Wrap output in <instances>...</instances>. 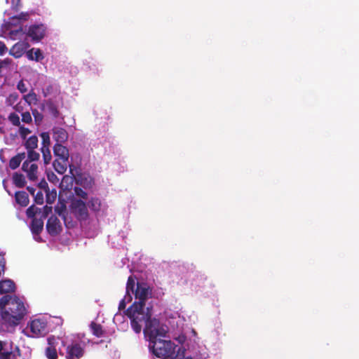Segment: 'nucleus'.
<instances>
[{
    "instance_id": "nucleus-1",
    "label": "nucleus",
    "mask_w": 359,
    "mask_h": 359,
    "mask_svg": "<svg viewBox=\"0 0 359 359\" xmlns=\"http://www.w3.org/2000/svg\"><path fill=\"white\" fill-rule=\"evenodd\" d=\"M149 325L145 330V337L149 341V349L156 357L162 359H183V353H180V348L175 351L177 346L170 340L161 339L165 337L168 329L165 326L158 327L156 321ZM186 359H192L187 358Z\"/></svg>"
},
{
    "instance_id": "nucleus-2",
    "label": "nucleus",
    "mask_w": 359,
    "mask_h": 359,
    "mask_svg": "<svg viewBox=\"0 0 359 359\" xmlns=\"http://www.w3.org/2000/svg\"><path fill=\"white\" fill-rule=\"evenodd\" d=\"M27 313L25 303L16 295L0 298V333L8 332L18 325Z\"/></svg>"
},
{
    "instance_id": "nucleus-3",
    "label": "nucleus",
    "mask_w": 359,
    "mask_h": 359,
    "mask_svg": "<svg viewBox=\"0 0 359 359\" xmlns=\"http://www.w3.org/2000/svg\"><path fill=\"white\" fill-rule=\"evenodd\" d=\"M126 315L130 320V325L137 334L140 333L142 330V323L145 324L144 329V334H145L146 329L154 323V321L157 322L158 327L160 325V322L156 318H151V313L148 307L142 306L140 304H132L126 310Z\"/></svg>"
},
{
    "instance_id": "nucleus-4",
    "label": "nucleus",
    "mask_w": 359,
    "mask_h": 359,
    "mask_svg": "<svg viewBox=\"0 0 359 359\" xmlns=\"http://www.w3.org/2000/svg\"><path fill=\"white\" fill-rule=\"evenodd\" d=\"M71 212L75 216L77 220L86 221L89 214L86 203L81 199L73 198L69 205Z\"/></svg>"
},
{
    "instance_id": "nucleus-5",
    "label": "nucleus",
    "mask_w": 359,
    "mask_h": 359,
    "mask_svg": "<svg viewBox=\"0 0 359 359\" xmlns=\"http://www.w3.org/2000/svg\"><path fill=\"white\" fill-rule=\"evenodd\" d=\"M32 332L31 337H39L44 336L48 332L47 323L42 319H34L29 325Z\"/></svg>"
},
{
    "instance_id": "nucleus-6",
    "label": "nucleus",
    "mask_w": 359,
    "mask_h": 359,
    "mask_svg": "<svg viewBox=\"0 0 359 359\" xmlns=\"http://www.w3.org/2000/svg\"><path fill=\"white\" fill-rule=\"evenodd\" d=\"M133 294L137 301H135L133 304H140L142 306H145V302L151 296V292L149 287L137 283L135 291Z\"/></svg>"
},
{
    "instance_id": "nucleus-7",
    "label": "nucleus",
    "mask_w": 359,
    "mask_h": 359,
    "mask_svg": "<svg viewBox=\"0 0 359 359\" xmlns=\"http://www.w3.org/2000/svg\"><path fill=\"white\" fill-rule=\"evenodd\" d=\"M84 348L79 343H72L67 346L66 359H80L84 355Z\"/></svg>"
},
{
    "instance_id": "nucleus-8",
    "label": "nucleus",
    "mask_w": 359,
    "mask_h": 359,
    "mask_svg": "<svg viewBox=\"0 0 359 359\" xmlns=\"http://www.w3.org/2000/svg\"><path fill=\"white\" fill-rule=\"evenodd\" d=\"M46 230L48 233L53 236H55L60 233L62 227L59 219L55 216H50L46 223Z\"/></svg>"
},
{
    "instance_id": "nucleus-9",
    "label": "nucleus",
    "mask_w": 359,
    "mask_h": 359,
    "mask_svg": "<svg viewBox=\"0 0 359 359\" xmlns=\"http://www.w3.org/2000/svg\"><path fill=\"white\" fill-rule=\"evenodd\" d=\"M46 31V27L43 25H34L29 27L27 35L32 40L39 41L45 36Z\"/></svg>"
},
{
    "instance_id": "nucleus-10",
    "label": "nucleus",
    "mask_w": 359,
    "mask_h": 359,
    "mask_svg": "<svg viewBox=\"0 0 359 359\" xmlns=\"http://www.w3.org/2000/svg\"><path fill=\"white\" fill-rule=\"evenodd\" d=\"M55 170L59 174H64L67 167L69 168V172L72 175H74L73 170L74 166L69 164V159L55 158L53 163Z\"/></svg>"
},
{
    "instance_id": "nucleus-11",
    "label": "nucleus",
    "mask_w": 359,
    "mask_h": 359,
    "mask_svg": "<svg viewBox=\"0 0 359 359\" xmlns=\"http://www.w3.org/2000/svg\"><path fill=\"white\" fill-rule=\"evenodd\" d=\"M22 169L27 173V176L30 181L34 182L37 180L38 166L36 164H30L29 161H25L22 163Z\"/></svg>"
},
{
    "instance_id": "nucleus-12",
    "label": "nucleus",
    "mask_w": 359,
    "mask_h": 359,
    "mask_svg": "<svg viewBox=\"0 0 359 359\" xmlns=\"http://www.w3.org/2000/svg\"><path fill=\"white\" fill-rule=\"evenodd\" d=\"M57 341L54 337L48 338V346L45 349V355L48 359H57Z\"/></svg>"
},
{
    "instance_id": "nucleus-13",
    "label": "nucleus",
    "mask_w": 359,
    "mask_h": 359,
    "mask_svg": "<svg viewBox=\"0 0 359 359\" xmlns=\"http://www.w3.org/2000/svg\"><path fill=\"white\" fill-rule=\"evenodd\" d=\"M41 110L47 111L48 113L55 118L60 116V111L57 106L51 99L44 101L41 104Z\"/></svg>"
},
{
    "instance_id": "nucleus-14",
    "label": "nucleus",
    "mask_w": 359,
    "mask_h": 359,
    "mask_svg": "<svg viewBox=\"0 0 359 359\" xmlns=\"http://www.w3.org/2000/svg\"><path fill=\"white\" fill-rule=\"evenodd\" d=\"M29 46L27 42H18L9 50V54L15 58L20 57Z\"/></svg>"
},
{
    "instance_id": "nucleus-15",
    "label": "nucleus",
    "mask_w": 359,
    "mask_h": 359,
    "mask_svg": "<svg viewBox=\"0 0 359 359\" xmlns=\"http://www.w3.org/2000/svg\"><path fill=\"white\" fill-rule=\"evenodd\" d=\"M53 137L56 141V144H62L67 140L68 133L65 129L55 127L53 129Z\"/></svg>"
},
{
    "instance_id": "nucleus-16",
    "label": "nucleus",
    "mask_w": 359,
    "mask_h": 359,
    "mask_svg": "<svg viewBox=\"0 0 359 359\" xmlns=\"http://www.w3.org/2000/svg\"><path fill=\"white\" fill-rule=\"evenodd\" d=\"M55 158L69 159V149L62 144H55L53 147Z\"/></svg>"
},
{
    "instance_id": "nucleus-17",
    "label": "nucleus",
    "mask_w": 359,
    "mask_h": 359,
    "mask_svg": "<svg viewBox=\"0 0 359 359\" xmlns=\"http://www.w3.org/2000/svg\"><path fill=\"white\" fill-rule=\"evenodd\" d=\"M15 283L10 280L6 279L0 281V294H7L15 292Z\"/></svg>"
},
{
    "instance_id": "nucleus-18",
    "label": "nucleus",
    "mask_w": 359,
    "mask_h": 359,
    "mask_svg": "<svg viewBox=\"0 0 359 359\" xmlns=\"http://www.w3.org/2000/svg\"><path fill=\"white\" fill-rule=\"evenodd\" d=\"M15 202L21 207H26L29 205V198L28 194L24 191H18L15 194Z\"/></svg>"
},
{
    "instance_id": "nucleus-19",
    "label": "nucleus",
    "mask_w": 359,
    "mask_h": 359,
    "mask_svg": "<svg viewBox=\"0 0 359 359\" xmlns=\"http://www.w3.org/2000/svg\"><path fill=\"white\" fill-rule=\"evenodd\" d=\"M33 234L39 235L43 229V221L42 218H33L30 225Z\"/></svg>"
},
{
    "instance_id": "nucleus-20",
    "label": "nucleus",
    "mask_w": 359,
    "mask_h": 359,
    "mask_svg": "<svg viewBox=\"0 0 359 359\" xmlns=\"http://www.w3.org/2000/svg\"><path fill=\"white\" fill-rule=\"evenodd\" d=\"M25 158V153H18L17 155L11 158L9 161V167L12 170H15L18 168L22 161Z\"/></svg>"
},
{
    "instance_id": "nucleus-21",
    "label": "nucleus",
    "mask_w": 359,
    "mask_h": 359,
    "mask_svg": "<svg viewBox=\"0 0 359 359\" xmlns=\"http://www.w3.org/2000/svg\"><path fill=\"white\" fill-rule=\"evenodd\" d=\"M27 56L29 60H35L36 62L41 61L43 59L41 50L39 48H32L27 52Z\"/></svg>"
},
{
    "instance_id": "nucleus-22",
    "label": "nucleus",
    "mask_w": 359,
    "mask_h": 359,
    "mask_svg": "<svg viewBox=\"0 0 359 359\" xmlns=\"http://www.w3.org/2000/svg\"><path fill=\"white\" fill-rule=\"evenodd\" d=\"M89 208L95 212H98L101 210L102 203L100 198L92 197L88 203Z\"/></svg>"
},
{
    "instance_id": "nucleus-23",
    "label": "nucleus",
    "mask_w": 359,
    "mask_h": 359,
    "mask_svg": "<svg viewBox=\"0 0 359 359\" xmlns=\"http://www.w3.org/2000/svg\"><path fill=\"white\" fill-rule=\"evenodd\" d=\"M90 327L93 334L97 337H101L104 335V332L102 329V326L100 324L91 322Z\"/></svg>"
},
{
    "instance_id": "nucleus-24",
    "label": "nucleus",
    "mask_w": 359,
    "mask_h": 359,
    "mask_svg": "<svg viewBox=\"0 0 359 359\" xmlns=\"http://www.w3.org/2000/svg\"><path fill=\"white\" fill-rule=\"evenodd\" d=\"M13 183L18 188H22L25 186L26 181L24 175L20 173H15L13 177Z\"/></svg>"
},
{
    "instance_id": "nucleus-25",
    "label": "nucleus",
    "mask_w": 359,
    "mask_h": 359,
    "mask_svg": "<svg viewBox=\"0 0 359 359\" xmlns=\"http://www.w3.org/2000/svg\"><path fill=\"white\" fill-rule=\"evenodd\" d=\"M55 212L60 216L65 222V224L67 228H69V224L67 223V215H66V205L65 204H61L60 206H56L55 208Z\"/></svg>"
},
{
    "instance_id": "nucleus-26",
    "label": "nucleus",
    "mask_w": 359,
    "mask_h": 359,
    "mask_svg": "<svg viewBox=\"0 0 359 359\" xmlns=\"http://www.w3.org/2000/svg\"><path fill=\"white\" fill-rule=\"evenodd\" d=\"M27 149H34L38 147V138L36 135L29 137L25 143Z\"/></svg>"
},
{
    "instance_id": "nucleus-27",
    "label": "nucleus",
    "mask_w": 359,
    "mask_h": 359,
    "mask_svg": "<svg viewBox=\"0 0 359 359\" xmlns=\"http://www.w3.org/2000/svg\"><path fill=\"white\" fill-rule=\"evenodd\" d=\"M137 283H135L133 276H130L127 280L126 284V293L130 295V292L134 293L135 291Z\"/></svg>"
},
{
    "instance_id": "nucleus-28",
    "label": "nucleus",
    "mask_w": 359,
    "mask_h": 359,
    "mask_svg": "<svg viewBox=\"0 0 359 359\" xmlns=\"http://www.w3.org/2000/svg\"><path fill=\"white\" fill-rule=\"evenodd\" d=\"M41 209L36 207L34 205L29 206L26 210L27 217L31 219L36 218L37 214H40Z\"/></svg>"
},
{
    "instance_id": "nucleus-29",
    "label": "nucleus",
    "mask_w": 359,
    "mask_h": 359,
    "mask_svg": "<svg viewBox=\"0 0 359 359\" xmlns=\"http://www.w3.org/2000/svg\"><path fill=\"white\" fill-rule=\"evenodd\" d=\"M41 150L43 155L44 164L48 165L50 163L52 158L49 147L41 148Z\"/></svg>"
},
{
    "instance_id": "nucleus-30",
    "label": "nucleus",
    "mask_w": 359,
    "mask_h": 359,
    "mask_svg": "<svg viewBox=\"0 0 359 359\" xmlns=\"http://www.w3.org/2000/svg\"><path fill=\"white\" fill-rule=\"evenodd\" d=\"M19 95L17 93H11L6 100V104L7 106L14 105L18 100Z\"/></svg>"
},
{
    "instance_id": "nucleus-31",
    "label": "nucleus",
    "mask_w": 359,
    "mask_h": 359,
    "mask_svg": "<svg viewBox=\"0 0 359 359\" xmlns=\"http://www.w3.org/2000/svg\"><path fill=\"white\" fill-rule=\"evenodd\" d=\"M28 161H38L40 155L38 152L35 151L34 149H27Z\"/></svg>"
},
{
    "instance_id": "nucleus-32",
    "label": "nucleus",
    "mask_w": 359,
    "mask_h": 359,
    "mask_svg": "<svg viewBox=\"0 0 359 359\" xmlns=\"http://www.w3.org/2000/svg\"><path fill=\"white\" fill-rule=\"evenodd\" d=\"M24 99L29 104L32 102L36 103L37 102L36 94L33 90L29 92L27 95H25Z\"/></svg>"
},
{
    "instance_id": "nucleus-33",
    "label": "nucleus",
    "mask_w": 359,
    "mask_h": 359,
    "mask_svg": "<svg viewBox=\"0 0 359 359\" xmlns=\"http://www.w3.org/2000/svg\"><path fill=\"white\" fill-rule=\"evenodd\" d=\"M9 121L15 126H20V121L19 116L15 113H11L8 116Z\"/></svg>"
},
{
    "instance_id": "nucleus-34",
    "label": "nucleus",
    "mask_w": 359,
    "mask_h": 359,
    "mask_svg": "<svg viewBox=\"0 0 359 359\" xmlns=\"http://www.w3.org/2000/svg\"><path fill=\"white\" fill-rule=\"evenodd\" d=\"M74 191L77 196L84 200L88 198V194L82 188L79 187H75L74 188Z\"/></svg>"
},
{
    "instance_id": "nucleus-35",
    "label": "nucleus",
    "mask_w": 359,
    "mask_h": 359,
    "mask_svg": "<svg viewBox=\"0 0 359 359\" xmlns=\"http://www.w3.org/2000/svg\"><path fill=\"white\" fill-rule=\"evenodd\" d=\"M41 137L42 139V147L41 148L49 147L50 141V136L48 133H42L41 134Z\"/></svg>"
},
{
    "instance_id": "nucleus-36",
    "label": "nucleus",
    "mask_w": 359,
    "mask_h": 359,
    "mask_svg": "<svg viewBox=\"0 0 359 359\" xmlns=\"http://www.w3.org/2000/svg\"><path fill=\"white\" fill-rule=\"evenodd\" d=\"M19 127V134L22 139L25 140L27 136L31 133V130L29 128H25L24 126H20Z\"/></svg>"
},
{
    "instance_id": "nucleus-37",
    "label": "nucleus",
    "mask_w": 359,
    "mask_h": 359,
    "mask_svg": "<svg viewBox=\"0 0 359 359\" xmlns=\"http://www.w3.org/2000/svg\"><path fill=\"white\" fill-rule=\"evenodd\" d=\"M34 202L38 205H42L43 203V194L42 191H39L35 195H34Z\"/></svg>"
},
{
    "instance_id": "nucleus-38",
    "label": "nucleus",
    "mask_w": 359,
    "mask_h": 359,
    "mask_svg": "<svg viewBox=\"0 0 359 359\" xmlns=\"http://www.w3.org/2000/svg\"><path fill=\"white\" fill-rule=\"evenodd\" d=\"M52 212V207L45 205L41 210V218H46L50 213Z\"/></svg>"
},
{
    "instance_id": "nucleus-39",
    "label": "nucleus",
    "mask_w": 359,
    "mask_h": 359,
    "mask_svg": "<svg viewBox=\"0 0 359 359\" xmlns=\"http://www.w3.org/2000/svg\"><path fill=\"white\" fill-rule=\"evenodd\" d=\"M32 111L34 117L35 121L38 123L41 122L43 118V115L40 112H39L37 109H32Z\"/></svg>"
},
{
    "instance_id": "nucleus-40",
    "label": "nucleus",
    "mask_w": 359,
    "mask_h": 359,
    "mask_svg": "<svg viewBox=\"0 0 359 359\" xmlns=\"http://www.w3.org/2000/svg\"><path fill=\"white\" fill-rule=\"evenodd\" d=\"M22 121L26 123L32 122V116L29 111H26L22 114Z\"/></svg>"
},
{
    "instance_id": "nucleus-41",
    "label": "nucleus",
    "mask_w": 359,
    "mask_h": 359,
    "mask_svg": "<svg viewBox=\"0 0 359 359\" xmlns=\"http://www.w3.org/2000/svg\"><path fill=\"white\" fill-rule=\"evenodd\" d=\"M17 88L22 93H25L27 91L26 85L22 80H21L18 82V83L17 85Z\"/></svg>"
},
{
    "instance_id": "nucleus-42",
    "label": "nucleus",
    "mask_w": 359,
    "mask_h": 359,
    "mask_svg": "<svg viewBox=\"0 0 359 359\" xmlns=\"http://www.w3.org/2000/svg\"><path fill=\"white\" fill-rule=\"evenodd\" d=\"M12 352L6 351V352H1L0 353V359H11Z\"/></svg>"
},
{
    "instance_id": "nucleus-43",
    "label": "nucleus",
    "mask_w": 359,
    "mask_h": 359,
    "mask_svg": "<svg viewBox=\"0 0 359 359\" xmlns=\"http://www.w3.org/2000/svg\"><path fill=\"white\" fill-rule=\"evenodd\" d=\"M7 51V47L5 43L2 41H0V55H3Z\"/></svg>"
},
{
    "instance_id": "nucleus-44",
    "label": "nucleus",
    "mask_w": 359,
    "mask_h": 359,
    "mask_svg": "<svg viewBox=\"0 0 359 359\" xmlns=\"http://www.w3.org/2000/svg\"><path fill=\"white\" fill-rule=\"evenodd\" d=\"M27 17H28V14L27 13H22L18 16L15 17V18H17V19H19V20H27Z\"/></svg>"
},
{
    "instance_id": "nucleus-45",
    "label": "nucleus",
    "mask_w": 359,
    "mask_h": 359,
    "mask_svg": "<svg viewBox=\"0 0 359 359\" xmlns=\"http://www.w3.org/2000/svg\"><path fill=\"white\" fill-rule=\"evenodd\" d=\"M126 308V302H125V299H122L120 302H119V305H118V309L119 310H123Z\"/></svg>"
},
{
    "instance_id": "nucleus-46",
    "label": "nucleus",
    "mask_w": 359,
    "mask_h": 359,
    "mask_svg": "<svg viewBox=\"0 0 359 359\" xmlns=\"http://www.w3.org/2000/svg\"><path fill=\"white\" fill-rule=\"evenodd\" d=\"M27 190L29 192L31 195L34 196L36 189L34 187L29 186L27 187Z\"/></svg>"
},
{
    "instance_id": "nucleus-47",
    "label": "nucleus",
    "mask_w": 359,
    "mask_h": 359,
    "mask_svg": "<svg viewBox=\"0 0 359 359\" xmlns=\"http://www.w3.org/2000/svg\"><path fill=\"white\" fill-rule=\"evenodd\" d=\"M20 2V0H11V4L13 6L17 7Z\"/></svg>"
},
{
    "instance_id": "nucleus-48",
    "label": "nucleus",
    "mask_w": 359,
    "mask_h": 359,
    "mask_svg": "<svg viewBox=\"0 0 359 359\" xmlns=\"http://www.w3.org/2000/svg\"><path fill=\"white\" fill-rule=\"evenodd\" d=\"M22 29L20 28L19 29H17V30L11 31L10 34H11V35H17L18 32H22Z\"/></svg>"
},
{
    "instance_id": "nucleus-49",
    "label": "nucleus",
    "mask_w": 359,
    "mask_h": 359,
    "mask_svg": "<svg viewBox=\"0 0 359 359\" xmlns=\"http://www.w3.org/2000/svg\"><path fill=\"white\" fill-rule=\"evenodd\" d=\"M39 187H40L41 188H43V189H45V188H48V184H47V183H46V182H44L43 183V182H41V183L39 184Z\"/></svg>"
},
{
    "instance_id": "nucleus-50",
    "label": "nucleus",
    "mask_w": 359,
    "mask_h": 359,
    "mask_svg": "<svg viewBox=\"0 0 359 359\" xmlns=\"http://www.w3.org/2000/svg\"><path fill=\"white\" fill-rule=\"evenodd\" d=\"M3 348H4V343L1 341H0V353L2 351Z\"/></svg>"
},
{
    "instance_id": "nucleus-51",
    "label": "nucleus",
    "mask_w": 359,
    "mask_h": 359,
    "mask_svg": "<svg viewBox=\"0 0 359 359\" xmlns=\"http://www.w3.org/2000/svg\"><path fill=\"white\" fill-rule=\"evenodd\" d=\"M46 202H47V203H52L51 198H49V197H47Z\"/></svg>"
}]
</instances>
